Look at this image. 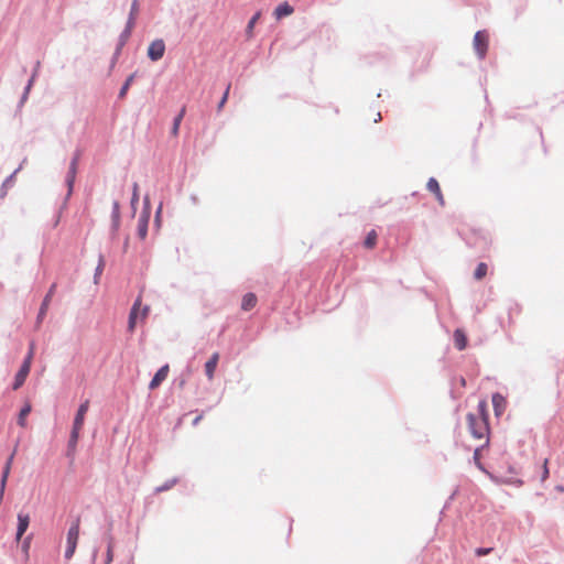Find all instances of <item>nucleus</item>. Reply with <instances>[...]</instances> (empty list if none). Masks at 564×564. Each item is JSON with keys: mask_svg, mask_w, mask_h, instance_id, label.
I'll return each mask as SVG.
<instances>
[{"mask_svg": "<svg viewBox=\"0 0 564 564\" xmlns=\"http://www.w3.org/2000/svg\"><path fill=\"white\" fill-rule=\"evenodd\" d=\"M487 271L488 265L485 262H480L474 272V278L476 280H482L487 275Z\"/></svg>", "mask_w": 564, "mask_h": 564, "instance_id": "obj_23", "label": "nucleus"}, {"mask_svg": "<svg viewBox=\"0 0 564 564\" xmlns=\"http://www.w3.org/2000/svg\"><path fill=\"white\" fill-rule=\"evenodd\" d=\"M218 361H219V354L218 352H214L212 355V357L205 364V372H206V376H207V378L209 380L214 379V373H215V370L217 368Z\"/></svg>", "mask_w": 564, "mask_h": 564, "instance_id": "obj_11", "label": "nucleus"}, {"mask_svg": "<svg viewBox=\"0 0 564 564\" xmlns=\"http://www.w3.org/2000/svg\"><path fill=\"white\" fill-rule=\"evenodd\" d=\"M184 115H185V108L183 107L181 109L180 113L175 117L174 122H173L172 134L174 137H176L178 134V129H180L181 122L184 118Z\"/></svg>", "mask_w": 564, "mask_h": 564, "instance_id": "obj_22", "label": "nucleus"}, {"mask_svg": "<svg viewBox=\"0 0 564 564\" xmlns=\"http://www.w3.org/2000/svg\"><path fill=\"white\" fill-rule=\"evenodd\" d=\"M491 550H492V549H490V547H489V549H482V547H480V549H477V550H476V554H477L478 556H484V555L489 554V553L491 552Z\"/></svg>", "mask_w": 564, "mask_h": 564, "instance_id": "obj_35", "label": "nucleus"}, {"mask_svg": "<svg viewBox=\"0 0 564 564\" xmlns=\"http://www.w3.org/2000/svg\"><path fill=\"white\" fill-rule=\"evenodd\" d=\"M76 170H77V156L73 159V161L70 162V165H69L67 182H68V185L70 188H72L74 180H75Z\"/></svg>", "mask_w": 564, "mask_h": 564, "instance_id": "obj_24", "label": "nucleus"}, {"mask_svg": "<svg viewBox=\"0 0 564 564\" xmlns=\"http://www.w3.org/2000/svg\"><path fill=\"white\" fill-rule=\"evenodd\" d=\"M259 18H260V12H257L248 22V25L246 28V35H247L248 40L252 39L253 29H254V25H256L257 21L259 20Z\"/></svg>", "mask_w": 564, "mask_h": 564, "instance_id": "obj_21", "label": "nucleus"}, {"mask_svg": "<svg viewBox=\"0 0 564 564\" xmlns=\"http://www.w3.org/2000/svg\"><path fill=\"white\" fill-rule=\"evenodd\" d=\"M257 304V296L253 293H247L242 297L241 308L243 311L252 310Z\"/></svg>", "mask_w": 564, "mask_h": 564, "instance_id": "obj_17", "label": "nucleus"}, {"mask_svg": "<svg viewBox=\"0 0 564 564\" xmlns=\"http://www.w3.org/2000/svg\"><path fill=\"white\" fill-rule=\"evenodd\" d=\"M547 463H549V460H547V459H545V460H544V464H543V475H542V480H545V479L549 477Z\"/></svg>", "mask_w": 564, "mask_h": 564, "instance_id": "obj_36", "label": "nucleus"}, {"mask_svg": "<svg viewBox=\"0 0 564 564\" xmlns=\"http://www.w3.org/2000/svg\"><path fill=\"white\" fill-rule=\"evenodd\" d=\"M492 405L496 415H500L506 410L507 401L501 394L495 393L492 395Z\"/></svg>", "mask_w": 564, "mask_h": 564, "instance_id": "obj_14", "label": "nucleus"}, {"mask_svg": "<svg viewBox=\"0 0 564 564\" xmlns=\"http://www.w3.org/2000/svg\"><path fill=\"white\" fill-rule=\"evenodd\" d=\"M229 90H230V84H228L225 93H224V96L223 98L220 99L219 104H218V111H220L223 109V107L225 106L227 99H228V96H229Z\"/></svg>", "mask_w": 564, "mask_h": 564, "instance_id": "obj_29", "label": "nucleus"}, {"mask_svg": "<svg viewBox=\"0 0 564 564\" xmlns=\"http://www.w3.org/2000/svg\"><path fill=\"white\" fill-rule=\"evenodd\" d=\"M165 53V43L163 40L159 39L150 43L148 47V57L156 62L164 56Z\"/></svg>", "mask_w": 564, "mask_h": 564, "instance_id": "obj_6", "label": "nucleus"}, {"mask_svg": "<svg viewBox=\"0 0 564 564\" xmlns=\"http://www.w3.org/2000/svg\"><path fill=\"white\" fill-rule=\"evenodd\" d=\"M167 373H169V365L161 367L156 371V373L154 375L152 380L150 381L149 389L150 390L156 389L166 379Z\"/></svg>", "mask_w": 564, "mask_h": 564, "instance_id": "obj_9", "label": "nucleus"}, {"mask_svg": "<svg viewBox=\"0 0 564 564\" xmlns=\"http://www.w3.org/2000/svg\"><path fill=\"white\" fill-rule=\"evenodd\" d=\"M202 419H203V415H198V416H196V417L194 419V421H193V425H197V424L202 421Z\"/></svg>", "mask_w": 564, "mask_h": 564, "instance_id": "obj_38", "label": "nucleus"}, {"mask_svg": "<svg viewBox=\"0 0 564 564\" xmlns=\"http://www.w3.org/2000/svg\"><path fill=\"white\" fill-rule=\"evenodd\" d=\"M377 239H378V234L375 229L370 230L367 236H366V239L364 241V246L367 248V249H372L376 247L377 245Z\"/></svg>", "mask_w": 564, "mask_h": 564, "instance_id": "obj_20", "label": "nucleus"}, {"mask_svg": "<svg viewBox=\"0 0 564 564\" xmlns=\"http://www.w3.org/2000/svg\"><path fill=\"white\" fill-rule=\"evenodd\" d=\"M135 17H130L129 15V19H128V22H127V28H126V33L127 35H129L131 33V30L133 29L134 24H135Z\"/></svg>", "mask_w": 564, "mask_h": 564, "instance_id": "obj_32", "label": "nucleus"}, {"mask_svg": "<svg viewBox=\"0 0 564 564\" xmlns=\"http://www.w3.org/2000/svg\"><path fill=\"white\" fill-rule=\"evenodd\" d=\"M13 457H14V453L11 454V456L8 458L7 464L4 466V470H3V474L1 477V484H0V501L2 500V497H3V492H4L7 479H8L10 469H11Z\"/></svg>", "mask_w": 564, "mask_h": 564, "instance_id": "obj_12", "label": "nucleus"}, {"mask_svg": "<svg viewBox=\"0 0 564 564\" xmlns=\"http://www.w3.org/2000/svg\"><path fill=\"white\" fill-rule=\"evenodd\" d=\"M89 409V400H86L83 402L76 413V416L74 419L73 429L82 431L85 422V415Z\"/></svg>", "mask_w": 564, "mask_h": 564, "instance_id": "obj_7", "label": "nucleus"}, {"mask_svg": "<svg viewBox=\"0 0 564 564\" xmlns=\"http://www.w3.org/2000/svg\"><path fill=\"white\" fill-rule=\"evenodd\" d=\"M79 430L72 429L70 437L68 441V454H74L76 451L77 442L79 438Z\"/></svg>", "mask_w": 564, "mask_h": 564, "instance_id": "obj_19", "label": "nucleus"}, {"mask_svg": "<svg viewBox=\"0 0 564 564\" xmlns=\"http://www.w3.org/2000/svg\"><path fill=\"white\" fill-rule=\"evenodd\" d=\"M31 410H32V406H31V404L29 402L25 403L24 406L21 409L20 414H19V419H18V424L21 427H25L26 426V416L30 414Z\"/></svg>", "mask_w": 564, "mask_h": 564, "instance_id": "obj_18", "label": "nucleus"}, {"mask_svg": "<svg viewBox=\"0 0 564 564\" xmlns=\"http://www.w3.org/2000/svg\"><path fill=\"white\" fill-rule=\"evenodd\" d=\"M377 116H378V118H377V119H375V121H376V122H377L378 120H381V115H380V113H378Z\"/></svg>", "mask_w": 564, "mask_h": 564, "instance_id": "obj_40", "label": "nucleus"}, {"mask_svg": "<svg viewBox=\"0 0 564 564\" xmlns=\"http://www.w3.org/2000/svg\"><path fill=\"white\" fill-rule=\"evenodd\" d=\"M474 460L479 469H484L480 463V448H476L474 452Z\"/></svg>", "mask_w": 564, "mask_h": 564, "instance_id": "obj_34", "label": "nucleus"}, {"mask_svg": "<svg viewBox=\"0 0 564 564\" xmlns=\"http://www.w3.org/2000/svg\"><path fill=\"white\" fill-rule=\"evenodd\" d=\"M293 12L294 9L292 6H290L288 2H282L275 8L274 15L276 19H282L284 17L291 15Z\"/></svg>", "mask_w": 564, "mask_h": 564, "instance_id": "obj_16", "label": "nucleus"}, {"mask_svg": "<svg viewBox=\"0 0 564 564\" xmlns=\"http://www.w3.org/2000/svg\"><path fill=\"white\" fill-rule=\"evenodd\" d=\"M138 13H139V2H138V0H133L129 15L137 18Z\"/></svg>", "mask_w": 564, "mask_h": 564, "instance_id": "obj_33", "label": "nucleus"}, {"mask_svg": "<svg viewBox=\"0 0 564 564\" xmlns=\"http://www.w3.org/2000/svg\"><path fill=\"white\" fill-rule=\"evenodd\" d=\"M139 200V185L138 183H134L133 184V193H132V197H131V204L134 205L137 204Z\"/></svg>", "mask_w": 564, "mask_h": 564, "instance_id": "obj_31", "label": "nucleus"}, {"mask_svg": "<svg viewBox=\"0 0 564 564\" xmlns=\"http://www.w3.org/2000/svg\"><path fill=\"white\" fill-rule=\"evenodd\" d=\"M148 224H149V215L142 214L138 220V236L142 240L145 239V237L148 235Z\"/></svg>", "mask_w": 564, "mask_h": 564, "instance_id": "obj_15", "label": "nucleus"}, {"mask_svg": "<svg viewBox=\"0 0 564 564\" xmlns=\"http://www.w3.org/2000/svg\"><path fill=\"white\" fill-rule=\"evenodd\" d=\"M112 221L115 229H118L120 223V205L118 202L112 204Z\"/></svg>", "mask_w": 564, "mask_h": 564, "instance_id": "obj_25", "label": "nucleus"}, {"mask_svg": "<svg viewBox=\"0 0 564 564\" xmlns=\"http://www.w3.org/2000/svg\"><path fill=\"white\" fill-rule=\"evenodd\" d=\"M133 79H134V74L130 75V76L126 79V82H124L123 86L121 87V89H120V91H119V98H121V99H122V98H124V97H126V95H127V93H128V90H129V88H130L131 84L133 83Z\"/></svg>", "mask_w": 564, "mask_h": 564, "instance_id": "obj_27", "label": "nucleus"}, {"mask_svg": "<svg viewBox=\"0 0 564 564\" xmlns=\"http://www.w3.org/2000/svg\"><path fill=\"white\" fill-rule=\"evenodd\" d=\"M78 539H79V519H77L70 525V528L67 532V547L65 551L66 558H70L74 555Z\"/></svg>", "mask_w": 564, "mask_h": 564, "instance_id": "obj_3", "label": "nucleus"}, {"mask_svg": "<svg viewBox=\"0 0 564 564\" xmlns=\"http://www.w3.org/2000/svg\"><path fill=\"white\" fill-rule=\"evenodd\" d=\"M107 555H108V560H109V561H111V560H112V550H111V546H109V547H108Z\"/></svg>", "mask_w": 564, "mask_h": 564, "instance_id": "obj_39", "label": "nucleus"}, {"mask_svg": "<svg viewBox=\"0 0 564 564\" xmlns=\"http://www.w3.org/2000/svg\"><path fill=\"white\" fill-rule=\"evenodd\" d=\"M426 188L433 193L435 195V198L436 200L438 202V204L441 206H444L445 205V198H444V195L441 191V187H440V184L437 182L436 178L434 177H431L429 181H427V184H426Z\"/></svg>", "mask_w": 564, "mask_h": 564, "instance_id": "obj_8", "label": "nucleus"}, {"mask_svg": "<svg viewBox=\"0 0 564 564\" xmlns=\"http://www.w3.org/2000/svg\"><path fill=\"white\" fill-rule=\"evenodd\" d=\"M467 423L469 426V431L475 438L485 440V444H488V414H487V403L486 401H480L478 404V413H469L467 414Z\"/></svg>", "mask_w": 564, "mask_h": 564, "instance_id": "obj_1", "label": "nucleus"}, {"mask_svg": "<svg viewBox=\"0 0 564 564\" xmlns=\"http://www.w3.org/2000/svg\"><path fill=\"white\" fill-rule=\"evenodd\" d=\"M29 524H30V517H29V514L20 512L18 514L17 541H20L22 535L28 530Z\"/></svg>", "mask_w": 564, "mask_h": 564, "instance_id": "obj_10", "label": "nucleus"}, {"mask_svg": "<svg viewBox=\"0 0 564 564\" xmlns=\"http://www.w3.org/2000/svg\"><path fill=\"white\" fill-rule=\"evenodd\" d=\"M489 36L486 31L476 32L473 41L474 48L480 58H484L488 50Z\"/></svg>", "mask_w": 564, "mask_h": 564, "instance_id": "obj_5", "label": "nucleus"}, {"mask_svg": "<svg viewBox=\"0 0 564 564\" xmlns=\"http://www.w3.org/2000/svg\"><path fill=\"white\" fill-rule=\"evenodd\" d=\"M56 288H57V284H56V283H53V284L50 286V289H48V291H47V293H46V295H45V297H44V301H47V302H50V303H51L52 297H53V296H54V294H55Z\"/></svg>", "mask_w": 564, "mask_h": 564, "instance_id": "obj_30", "label": "nucleus"}, {"mask_svg": "<svg viewBox=\"0 0 564 564\" xmlns=\"http://www.w3.org/2000/svg\"><path fill=\"white\" fill-rule=\"evenodd\" d=\"M48 306H50V302L43 300V302L41 304V307H40V311H39V315H37V323L39 324L42 323L44 316L46 315Z\"/></svg>", "mask_w": 564, "mask_h": 564, "instance_id": "obj_28", "label": "nucleus"}, {"mask_svg": "<svg viewBox=\"0 0 564 564\" xmlns=\"http://www.w3.org/2000/svg\"><path fill=\"white\" fill-rule=\"evenodd\" d=\"M127 247H128V239L124 242V250L127 249Z\"/></svg>", "mask_w": 564, "mask_h": 564, "instance_id": "obj_41", "label": "nucleus"}, {"mask_svg": "<svg viewBox=\"0 0 564 564\" xmlns=\"http://www.w3.org/2000/svg\"><path fill=\"white\" fill-rule=\"evenodd\" d=\"M32 358H33V347H31L26 358L24 359L20 370L18 371V373L15 375V378H14V383H13V390H18L20 387L23 386L29 372H30V369H31V362H32Z\"/></svg>", "mask_w": 564, "mask_h": 564, "instance_id": "obj_4", "label": "nucleus"}, {"mask_svg": "<svg viewBox=\"0 0 564 564\" xmlns=\"http://www.w3.org/2000/svg\"><path fill=\"white\" fill-rule=\"evenodd\" d=\"M178 482V478H172L166 480L163 485L155 488V492H163L172 489Z\"/></svg>", "mask_w": 564, "mask_h": 564, "instance_id": "obj_26", "label": "nucleus"}, {"mask_svg": "<svg viewBox=\"0 0 564 564\" xmlns=\"http://www.w3.org/2000/svg\"><path fill=\"white\" fill-rule=\"evenodd\" d=\"M467 336L463 329H456L454 332V345L458 350H463L467 346Z\"/></svg>", "mask_w": 564, "mask_h": 564, "instance_id": "obj_13", "label": "nucleus"}, {"mask_svg": "<svg viewBox=\"0 0 564 564\" xmlns=\"http://www.w3.org/2000/svg\"><path fill=\"white\" fill-rule=\"evenodd\" d=\"M149 313L150 306L145 305L142 307L141 296H138L129 314L128 330L132 333L135 328L138 319H140L141 322L145 321Z\"/></svg>", "mask_w": 564, "mask_h": 564, "instance_id": "obj_2", "label": "nucleus"}, {"mask_svg": "<svg viewBox=\"0 0 564 564\" xmlns=\"http://www.w3.org/2000/svg\"><path fill=\"white\" fill-rule=\"evenodd\" d=\"M104 268V259L100 257L99 264L97 267V274H99L102 271Z\"/></svg>", "mask_w": 564, "mask_h": 564, "instance_id": "obj_37", "label": "nucleus"}]
</instances>
